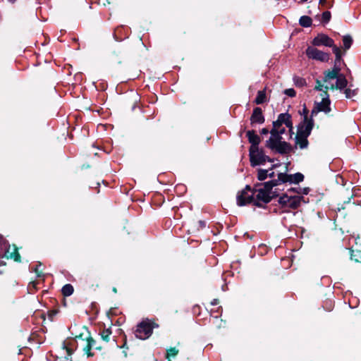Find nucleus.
Listing matches in <instances>:
<instances>
[{
	"mask_svg": "<svg viewBox=\"0 0 361 361\" xmlns=\"http://www.w3.org/2000/svg\"><path fill=\"white\" fill-rule=\"evenodd\" d=\"M158 327L159 324L155 322L146 319L137 325L135 335L137 338L145 340L152 334L154 328Z\"/></svg>",
	"mask_w": 361,
	"mask_h": 361,
	"instance_id": "f257e3e1",
	"label": "nucleus"
},
{
	"mask_svg": "<svg viewBox=\"0 0 361 361\" xmlns=\"http://www.w3.org/2000/svg\"><path fill=\"white\" fill-rule=\"evenodd\" d=\"M302 201H304L302 196H288L287 194H283L278 200L281 209H282L280 213L288 212V209H298Z\"/></svg>",
	"mask_w": 361,
	"mask_h": 361,
	"instance_id": "f03ea898",
	"label": "nucleus"
},
{
	"mask_svg": "<svg viewBox=\"0 0 361 361\" xmlns=\"http://www.w3.org/2000/svg\"><path fill=\"white\" fill-rule=\"evenodd\" d=\"M250 162L252 167L264 164L266 161L274 162V159L269 157L264 154V151L262 148L258 150H252L249 152Z\"/></svg>",
	"mask_w": 361,
	"mask_h": 361,
	"instance_id": "7ed1b4c3",
	"label": "nucleus"
},
{
	"mask_svg": "<svg viewBox=\"0 0 361 361\" xmlns=\"http://www.w3.org/2000/svg\"><path fill=\"white\" fill-rule=\"evenodd\" d=\"M252 194L254 196V205L259 208H264V204L273 200V196L267 194L262 188H252Z\"/></svg>",
	"mask_w": 361,
	"mask_h": 361,
	"instance_id": "20e7f679",
	"label": "nucleus"
},
{
	"mask_svg": "<svg viewBox=\"0 0 361 361\" xmlns=\"http://www.w3.org/2000/svg\"><path fill=\"white\" fill-rule=\"evenodd\" d=\"M237 204L239 207L245 206L248 204L254 205V196L252 194V188L246 185L245 188L238 192L236 196Z\"/></svg>",
	"mask_w": 361,
	"mask_h": 361,
	"instance_id": "39448f33",
	"label": "nucleus"
},
{
	"mask_svg": "<svg viewBox=\"0 0 361 361\" xmlns=\"http://www.w3.org/2000/svg\"><path fill=\"white\" fill-rule=\"evenodd\" d=\"M305 54L309 59L322 62H328L330 59V54L329 53L324 52L312 47H308L305 51Z\"/></svg>",
	"mask_w": 361,
	"mask_h": 361,
	"instance_id": "423d86ee",
	"label": "nucleus"
},
{
	"mask_svg": "<svg viewBox=\"0 0 361 361\" xmlns=\"http://www.w3.org/2000/svg\"><path fill=\"white\" fill-rule=\"evenodd\" d=\"M312 44L314 47L325 46L331 48L336 45L334 44V40L324 33H319L312 39Z\"/></svg>",
	"mask_w": 361,
	"mask_h": 361,
	"instance_id": "0eeeda50",
	"label": "nucleus"
},
{
	"mask_svg": "<svg viewBox=\"0 0 361 361\" xmlns=\"http://www.w3.org/2000/svg\"><path fill=\"white\" fill-rule=\"evenodd\" d=\"M269 149L280 154H288L293 152L291 145L286 141H281L275 145L274 147H269Z\"/></svg>",
	"mask_w": 361,
	"mask_h": 361,
	"instance_id": "6e6552de",
	"label": "nucleus"
},
{
	"mask_svg": "<svg viewBox=\"0 0 361 361\" xmlns=\"http://www.w3.org/2000/svg\"><path fill=\"white\" fill-rule=\"evenodd\" d=\"M246 136L248 139L249 142L251 144L249 152L252 150H258L259 145L261 142L260 137L255 133L254 130H248L246 133Z\"/></svg>",
	"mask_w": 361,
	"mask_h": 361,
	"instance_id": "1a4fd4ad",
	"label": "nucleus"
},
{
	"mask_svg": "<svg viewBox=\"0 0 361 361\" xmlns=\"http://www.w3.org/2000/svg\"><path fill=\"white\" fill-rule=\"evenodd\" d=\"M250 124L254 126L255 124H262L265 121V118L263 114L262 109L260 107H255L253 109L252 115L250 116Z\"/></svg>",
	"mask_w": 361,
	"mask_h": 361,
	"instance_id": "9d476101",
	"label": "nucleus"
},
{
	"mask_svg": "<svg viewBox=\"0 0 361 361\" xmlns=\"http://www.w3.org/2000/svg\"><path fill=\"white\" fill-rule=\"evenodd\" d=\"M314 127V120L305 122L302 121L298 126V133L309 137Z\"/></svg>",
	"mask_w": 361,
	"mask_h": 361,
	"instance_id": "9b49d317",
	"label": "nucleus"
},
{
	"mask_svg": "<svg viewBox=\"0 0 361 361\" xmlns=\"http://www.w3.org/2000/svg\"><path fill=\"white\" fill-rule=\"evenodd\" d=\"M271 136L269 140L265 142V147L267 148L274 147L275 145L283 141V137L281 134L279 133L276 129H271Z\"/></svg>",
	"mask_w": 361,
	"mask_h": 361,
	"instance_id": "f8f14e48",
	"label": "nucleus"
},
{
	"mask_svg": "<svg viewBox=\"0 0 361 361\" xmlns=\"http://www.w3.org/2000/svg\"><path fill=\"white\" fill-rule=\"evenodd\" d=\"M125 56V51L122 49H118L113 51L110 56L109 59L111 63L114 64H121Z\"/></svg>",
	"mask_w": 361,
	"mask_h": 361,
	"instance_id": "ddd939ff",
	"label": "nucleus"
},
{
	"mask_svg": "<svg viewBox=\"0 0 361 361\" xmlns=\"http://www.w3.org/2000/svg\"><path fill=\"white\" fill-rule=\"evenodd\" d=\"M307 136L300 135L297 133L295 136V145H298L300 149H305L308 147L309 141Z\"/></svg>",
	"mask_w": 361,
	"mask_h": 361,
	"instance_id": "4468645a",
	"label": "nucleus"
},
{
	"mask_svg": "<svg viewBox=\"0 0 361 361\" xmlns=\"http://www.w3.org/2000/svg\"><path fill=\"white\" fill-rule=\"evenodd\" d=\"M330 104L331 101L329 98L323 97L321 102L316 103V106H317L318 109H322L321 111H324L326 114H328L331 111Z\"/></svg>",
	"mask_w": 361,
	"mask_h": 361,
	"instance_id": "2eb2a0df",
	"label": "nucleus"
},
{
	"mask_svg": "<svg viewBox=\"0 0 361 361\" xmlns=\"http://www.w3.org/2000/svg\"><path fill=\"white\" fill-rule=\"evenodd\" d=\"M290 177L291 174H288L286 173H279L277 175V178L274 179V182L276 183V186L286 183H290Z\"/></svg>",
	"mask_w": 361,
	"mask_h": 361,
	"instance_id": "dca6fc26",
	"label": "nucleus"
},
{
	"mask_svg": "<svg viewBox=\"0 0 361 361\" xmlns=\"http://www.w3.org/2000/svg\"><path fill=\"white\" fill-rule=\"evenodd\" d=\"M268 101L267 94H266V88L262 90H259L257 94V97L254 100V103L259 105L262 104Z\"/></svg>",
	"mask_w": 361,
	"mask_h": 361,
	"instance_id": "f3484780",
	"label": "nucleus"
},
{
	"mask_svg": "<svg viewBox=\"0 0 361 361\" xmlns=\"http://www.w3.org/2000/svg\"><path fill=\"white\" fill-rule=\"evenodd\" d=\"M276 164H274L271 166V167L269 169H257V179L259 181H263L265 179L267 178V173L270 171H272L274 168L276 167Z\"/></svg>",
	"mask_w": 361,
	"mask_h": 361,
	"instance_id": "a211bd4d",
	"label": "nucleus"
},
{
	"mask_svg": "<svg viewBox=\"0 0 361 361\" xmlns=\"http://www.w3.org/2000/svg\"><path fill=\"white\" fill-rule=\"evenodd\" d=\"M332 51L336 56L334 63L341 64V63H343V64H345L343 60L342 59V51L341 48L335 45L334 47H332Z\"/></svg>",
	"mask_w": 361,
	"mask_h": 361,
	"instance_id": "6ab92c4d",
	"label": "nucleus"
},
{
	"mask_svg": "<svg viewBox=\"0 0 361 361\" xmlns=\"http://www.w3.org/2000/svg\"><path fill=\"white\" fill-rule=\"evenodd\" d=\"M348 85V80L344 75H341L340 77L336 78V87L338 90H342L345 89Z\"/></svg>",
	"mask_w": 361,
	"mask_h": 361,
	"instance_id": "aec40b11",
	"label": "nucleus"
},
{
	"mask_svg": "<svg viewBox=\"0 0 361 361\" xmlns=\"http://www.w3.org/2000/svg\"><path fill=\"white\" fill-rule=\"evenodd\" d=\"M349 252L352 260H354L355 262L361 263V249L354 250L350 248Z\"/></svg>",
	"mask_w": 361,
	"mask_h": 361,
	"instance_id": "412c9836",
	"label": "nucleus"
},
{
	"mask_svg": "<svg viewBox=\"0 0 361 361\" xmlns=\"http://www.w3.org/2000/svg\"><path fill=\"white\" fill-rule=\"evenodd\" d=\"M262 187L261 188L264 191H265L267 194L272 193L273 188L276 186V183L274 182V179L269 180L267 182H264L262 183Z\"/></svg>",
	"mask_w": 361,
	"mask_h": 361,
	"instance_id": "4be33fe9",
	"label": "nucleus"
},
{
	"mask_svg": "<svg viewBox=\"0 0 361 361\" xmlns=\"http://www.w3.org/2000/svg\"><path fill=\"white\" fill-rule=\"evenodd\" d=\"M14 251L11 252L9 255H8V253L6 255V257L7 259L8 258H11L13 259L15 262H21V257H20V255L18 252V247L14 245Z\"/></svg>",
	"mask_w": 361,
	"mask_h": 361,
	"instance_id": "5701e85b",
	"label": "nucleus"
},
{
	"mask_svg": "<svg viewBox=\"0 0 361 361\" xmlns=\"http://www.w3.org/2000/svg\"><path fill=\"white\" fill-rule=\"evenodd\" d=\"M277 119L285 126L289 124V122L292 121L291 115L288 113H282L278 116Z\"/></svg>",
	"mask_w": 361,
	"mask_h": 361,
	"instance_id": "b1692460",
	"label": "nucleus"
},
{
	"mask_svg": "<svg viewBox=\"0 0 361 361\" xmlns=\"http://www.w3.org/2000/svg\"><path fill=\"white\" fill-rule=\"evenodd\" d=\"M299 24L303 27H309L312 24V20L310 16H302L300 18Z\"/></svg>",
	"mask_w": 361,
	"mask_h": 361,
	"instance_id": "393cba45",
	"label": "nucleus"
},
{
	"mask_svg": "<svg viewBox=\"0 0 361 361\" xmlns=\"http://www.w3.org/2000/svg\"><path fill=\"white\" fill-rule=\"evenodd\" d=\"M73 291H74V288L70 283H67V284L64 285L61 289V293H62L63 296H64V297H68V296L71 295L73 293Z\"/></svg>",
	"mask_w": 361,
	"mask_h": 361,
	"instance_id": "a878e982",
	"label": "nucleus"
},
{
	"mask_svg": "<svg viewBox=\"0 0 361 361\" xmlns=\"http://www.w3.org/2000/svg\"><path fill=\"white\" fill-rule=\"evenodd\" d=\"M112 334V331L111 327L107 329H104L100 333L99 335L101 336L102 339L108 343L110 341V336Z\"/></svg>",
	"mask_w": 361,
	"mask_h": 361,
	"instance_id": "bb28decb",
	"label": "nucleus"
},
{
	"mask_svg": "<svg viewBox=\"0 0 361 361\" xmlns=\"http://www.w3.org/2000/svg\"><path fill=\"white\" fill-rule=\"evenodd\" d=\"M343 49L345 51L349 49L353 42L352 37L349 35H346L343 37Z\"/></svg>",
	"mask_w": 361,
	"mask_h": 361,
	"instance_id": "cd10ccee",
	"label": "nucleus"
},
{
	"mask_svg": "<svg viewBox=\"0 0 361 361\" xmlns=\"http://www.w3.org/2000/svg\"><path fill=\"white\" fill-rule=\"evenodd\" d=\"M304 178V175L300 172H298L295 174H291L290 183L298 184L299 183L303 181Z\"/></svg>",
	"mask_w": 361,
	"mask_h": 361,
	"instance_id": "c85d7f7f",
	"label": "nucleus"
},
{
	"mask_svg": "<svg viewBox=\"0 0 361 361\" xmlns=\"http://www.w3.org/2000/svg\"><path fill=\"white\" fill-rule=\"evenodd\" d=\"M10 247V245L8 243H0V257H6V255L8 253V249Z\"/></svg>",
	"mask_w": 361,
	"mask_h": 361,
	"instance_id": "c756f323",
	"label": "nucleus"
},
{
	"mask_svg": "<svg viewBox=\"0 0 361 361\" xmlns=\"http://www.w3.org/2000/svg\"><path fill=\"white\" fill-rule=\"evenodd\" d=\"M324 82H327L329 80L336 79L338 76L332 71L328 70L324 73Z\"/></svg>",
	"mask_w": 361,
	"mask_h": 361,
	"instance_id": "7c9ffc66",
	"label": "nucleus"
},
{
	"mask_svg": "<svg viewBox=\"0 0 361 361\" xmlns=\"http://www.w3.org/2000/svg\"><path fill=\"white\" fill-rule=\"evenodd\" d=\"M178 350L176 349V347H171L166 351V358L169 359L171 357H174L178 355ZM169 361H171V360H169Z\"/></svg>",
	"mask_w": 361,
	"mask_h": 361,
	"instance_id": "2f4dec72",
	"label": "nucleus"
},
{
	"mask_svg": "<svg viewBox=\"0 0 361 361\" xmlns=\"http://www.w3.org/2000/svg\"><path fill=\"white\" fill-rule=\"evenodd\" d=\"M331 18V13L330 11H326L322 13V23L326 24L328 23Z\"/></svg>",
	"mask_w": 361,
	"mask_h": 361,
	"instance_id": "473e14b6",
	"label": "nucleus"
},
{
	"mask_svg": "<svg viewBox=\"0 0 361 361\" xmlns=\"http://www.w3.org/2000/svg\"><path fill=\"white\" fill-rule=\"evenodd\" d=\"M293 80H294L295 85L297 87H301L305 86L307 85L305 79H304L302 78L295 77Z\"/></svg>",
	"mask_w": 361,
	"mask_h": 361,
	"instance_id": "72a5a7b5",
	"label": "nucleus"
},
{
	"mask_svg": "<svg viewBox=\"0 0 361 361\" xmlns=\"http://www.w3.org/2000/svg\"><path fill=\"white\" fill-rule=\"evenodd\" d=\"M344 93L345 94V97L350 99L357 94V90H351L350 88H345Z\"/></svg>",
	"mask_w": 361,
	"mask_h": 361,
	"instance_id": "f704fd0d",
	"label": "nucleus"
},
{
	"mask_svg": "<svg viewBox=\"0 0 361 361\" xmlns=\"http://www.w3.org/2000/svg\"><path fill=\"white\" fill-rule=\"evenodd\" d=\"M92 348V347L91 345L87 342L86 345L83 348V350L88 357H92L94 355V354L91 352Z\"/></svg>",
	"mask_w": 361,
	"mask_h": 361,
	"instance_id": "c9c22d12",
	"label": "nucleus"
},
{
	"mask_svg": "<svg viewBox=\"0 0 361 361\" xmlns=\"http://www.w3.org/2000/svg\"><path fill=\"white\" fill-rule=\"evenodd\" d=\"M308 114H309V110L306 107V106L304 105V107L302 109V112H300V114L303 115V116H304L303 121L305 122H307V121H310L311 119H313L312 117H310V118L308 117Z\"/></svg>",
	"mask_w": 361,
	"mask_h": 361,
	"instance_id": "e433bc0d",
	"label": "nucleus"
},
{
	"mask_svg": "<svg viewBox=\"0 0 361 361\" xmlns=\"http://www.w3.org/2000/svg\"><path fill=\"white\" fill-rule=\"evenodd\" d=\"M59 309H53L48 311V317L51 321L54 320V317L59 313Z\"/></svg>",
	"mask_w": 361,
	"mask_h": 361,
	"instance_id": "4c0bfd02",
	"label": "nucleus"
},
{
	"mask_svg": "<svg viewBox=\"0 0 361 361\" xmlns=\"http://www.w3.org/2000/svg\"><path fill=\"white\" fill-rule=\"evenodd\" d=\"M341 64L334 63V66L332 68V71L334 72V73L338 76L340 77L341 75H342L341 72Z\"/></svg>",
	"mask_w": 361,
	"mask_h": 361,
	"instance_id": "58836bf2",
	"label": "nucleus"
},
{
	"mask_svg": "<svg viewBox=\"0 0 361 361\" xmlns=\"http://www.w3.org/2000/svg\"><path fill=\"white\" fill-rule=\"evenodd\" d=\"M284 94L290 97H294L296 95V92L293 88H288L284 90Z\"/></svg>",
	"mask_w": 361,
	"mask_h": 361,
	"instance_id": "ea45409f",
	"label": "nucleus"
},
{
	"mask_svg": "<svg viewBox=\"0 0 361 361\" xmlns=\"http://www.w3.org/2000/svg\"><path fill=\"white\" fill-rule=\"evenodd\" d=\"M84 339L89 343L92 347H93L96 343V341L91 336L90 332L88 331V336L84 338Z\"/></svg>",
	"mask_w": 361,
	"mask_h": 361,
	"instance_id": "a19ab883",
	"label": "nucleus"
},
{
	"mask_svg": "<svg viewBox=\"0 0 361 361\" xmlns=\"http://www.w3.org/2000/svg\"><path fill=\"white\" fill-rule=\"evenodd\" d=\"M196 227L197 231L202 230L206 227V222L203 220H200L197 222Z\"/></svg>",
	"mask_w": 361,
	"mask_h": 361,
	"instance_id": "79ce46f5",
	"label": "nucleus"
},
{
	"mask_svg": "<svg viewBox=\"0 0 361 361\" xmlns=\"http://www.w3.org/2000/svg\"><path fill=\"white\" fill-rule=\"evenodd\" d=\"M324 87V86L322 84L321 81L319 80H317L314 90H317V91H322V90H323Z\"/></svg>",
	"mask_w": 361,
	"mask_h": 361,
	"instance_id": "37998d69",
	"label": "nucleus"
},
{
	"mask_svg": "<svg viewBox=\"0 0 361 361\" xmlns=\"http://www.w3.org/2000/svg\"><path fill=\"white\" fill-rule=\"evenodd\" d=\"M273 128L271 129H278L281 127L282 123L279 121V119H276V121L272 122Z\"/></svg>",
	"mask_w": 361,
	"mask_h": 361,
	"instance_id": "c03bdc74",
	"label": "nucleus"
},
{
	"mask_svg": "<svg viewBox=\"0 0 361 361\" xmlns=\"http://www.w3.org/2000/svg\"><path fill=\"white\" fill-rule=\"evenodd\" d=\"M328 90H329V86H327V85L324 86V87L323 88V90H322L323 92V93L322 94V96L323 97L329 98V95L328 94Z\"/></svg>",
	"mask_w": 361,
	"mask_h": 361,
	"instance_id": "a18cd8bd",
	"label": "nucleus"
},
{
	"mask_svg": "<svg viewBox=\"0 0 361 361\" xmlns=\"http://www.w3.org/2000/svg\"><path fill=\"white\" fill-rule=\"evenodd\" d=\"M353 196H354V195H352L350 197H348V200H347L344 201V202H343V204H342V206H341V208H338V209H339V210H340L341 209H345V206H344V205H345V204H349V203H350V202H351V200L353 198Z\"/></svg>",
	"mask_w": 361,
	"mask_h": 361,
	"instance_id": "49530a36",
	"label": "nucleus"
},
{
	"mask_svg": "<svg viewBox=\"0 0 361 361\" xmlns=\"http://www.w3.org/2000/svg\"><path fill=\"white\" fill-rule=\"evenodd\" d=\"M288 128V131L290 134V135H292L294 133H293V121H290L289 122V124L286 125V126Z\"/></svg>",
	"mask_w": 361,
	"mask_h": 361,
	"instance_id": "de8ad7c7",
	"label": "nucleus"
},
{
	"mask_svg": "<svg viewBox=\"0 0 361 361\" xmlns=\"http://www.w3.org/2000/svg\"><path fill=\"white\" fill-rule=\"evenodd\" d=\"M322 109H318L317 106H314L311 112V117L312 118L313 116L317 115L318 112L321 111Z\"/></svg>",
	"mask_w": 361,
	"mask_h": 361,
	"instance_id": "09e8293b",
	"label": "nucleus"
},
{
	"mask_svg": "<svg viewBox=\"0 0 361 361\" xmlns=\"http://www.w3.org/2000/svg\"><path fill=\"white\" fill-rule=\"evenodd\" d=\"M299 190L301 192V193H302L304 195H307L310 192V189L309 188H299Z\"/></svg>",
	"mask_w": 361,
	"mask_h": 361,
	"instance_id": "8fccbe9b",
	"label": "nucleus"
},
{
	"mask_svg": "<svg viewBox=\"0 0 361 361\" xmlns=\"http://www.w3.org/2000/svg\"><path fill=\"white\" fill-rule=\"evenodd\" d=\"M34 271L35 272L38 278H40L43 276V274L41 271L39 270L38 267H36L35 269H34Z\"/></svg>",
	"mask_w": 361,
	"mask_h": 361,
	"instance_id": "3c124183",
	"label": "nucleus"
},
{
	"mask_svg": "<svg viewBox=\"0 0 361 361\" xmlns=\"http://www.w3.org/2000/svg\"><path fill=\"white\" fill-rule=\"evenodd\" d=\"M63 348L66 349V353L68 355H71L73 353V350L67 346H66L65 343H63Z\"/></svg>",
	"mask_w": 361,
	"mask_h": 361,
	"instance_id": "603ef678",
	"label": "nucleus"
},
{
	"mask_svg": "<svg viewBox=\"0 0 361 361\" xmlns=\"http://www.w3.org/2000/svg\"><path fill=\"white\" fill-rule=\"evenodd\" d=\"M269 133H270V130L267 128H264L260 130L262 135H267Z\"/></svg>",
	"mask_w": 361,
	"mask_h": 361,
	"instance_id": "864d4df0",
	"label": "nucleus"
},
{
	"mask_svg": "<svg viewBox=\"0 0 361 361\" xmlns=\"http://www.w3.org/2000/svg\"><path fill=\"white\" fill-rule=\"evenodd\" d=\"M278 132L279 134H281L282 135L283 134H284L286 133V128H279L278 129Z\"/></svg>",
	"mask_w": 361,
	"mask_h": 361,
	"instance_id": "5fc2aeb1",
	"label": "nucleus"
},
{
	"mask_svg": "<svg viewBox=\"0 0 361 361\" xmlns=\"http://www.w3.org/2000/svg\"><path fill=\"white\" fill-rule=\"evenodd\" d=\"M219 299L215 298V299H214V300L211 302V305H218V304H219Z\"/></svg>",
	"mask_w": 361,
	"mask_h": 361,
	"instance_id": "6e6d98bb",
	"label": "nucleus"
},
{
	"mask_svg": "<svg viewBox=\"0 0 361 361\" xmlns=\"http://www.w3.org/2000/svg\"><path fill=\"white\" fill-rule=\"evenodd\" d=\"M274 176H275V173L274 171H271V172L269 171L267 173V178L269 177V178H274Z\"/></svg>",
	"mask_w": 361,
	"mask_h": 361,
	"instance_id": "4d7b16f0",
	"label": "nucleus"
},
{
	"mask_svg": "<svg viewBox=\"0 0 361 361\" xmlns=\"http://www.w3.org/2000/svg\"><path fill=\"white\" fill-rule=\"evenodd\" d=\"M288 191L295 192L298 194L301 193V192L299 190V188H291L290 189L288 190Z\"/></svg>",
	"mask_w": 361,
	"mask_h": 361,
	"instance_id": "13d9d810",
	"label": "nucleus"
},
{
	"mask_svg": "<svg viewBox=\"0 0 361 361\" xmlns=\"http://www.w3.org/2000/svg\"><path fill=\"white\" fill-rule=\"evenodd\" d=\"M271 196H273V199L278 197L279 196V194L276 191H273L272 190V193H271Z\"/></svg>",
	"mask_w": 361,
	"mask_h": 361,
	"instance_id": "bf43d9fd",
	"label": "nucleus"
},
{
	"mask_svg": "<svg viewBox=\"0 0 361 361\" xmlns=\"http://www.w3.org/2000/svg\"><path fill=\"white\" fill-rule=\"evenodd\" d=\"M121 348H128L127 346L126 338L125 337L124 343L123 345L120 346Z\"/></svg>",
	"mask_w": 361,
	"mask_h": 361,
	"instance_id": "052dcab7",
	"label": "nucleus"
},
{
	"mask_svg": "<svg viewBox=\"0 0 361 361\" xmlns=\"http://www.w3.org/2000/svg\"><path fill=\"white\" fill-rule=\"evenodd\" d=\"M319 4L323 6H324L326 4V0H319Z\"/></svg>",
	"mask_w": 361,
	"mask_h": 361,
	"instance_id": "680f3d73",
	"label": "nucleus"
},
{
	"mask_svg": "<svg viewBox=\"0 0 361 361\" xmlns=\"http://www.w3.org/2000/svg\"><path fill=\"white\" fill-rule=\"evenodd\" d=\"M329 89L334 90H338V87H336V84H332L330 87H329Z\"/></svg>",
	"mask_w": 361,
	"mask_h": 361,
	"instance_id": "e2e57ef3",
	"label": "nucleus"
},
{
	"mask_svg": "<svg viewBox=\"0 0 361 361\" xmlns=\"http://www.w3.org/2000/svg\"><path fill=\"white\" fill-rule=\"evenodd\" d=\"M262 185H263L262 183H257V184H255L253 188H260L262 187Z\"/></svg>",
	"mask_w": 361,
	"mask_h": 361,
	"instance_id": "0e129e2a",
	"label": "nucleus"
},
{
	"mask_svg": "<svg viewBox=\"0 0 361 361\" xmlns=\"http://www.w3.org/2000/svg\"><path fill=\"white\" fill-rule=\"evenodd\" d=\"M82 336H83V334H79L78 336H76L75 338H80L82 340H85L83 338H82Z\"/></svg>",
	"mask_w": 361,
	"mask_h": 361,
	"instance_id": "69168bd1",
	"label": "nucleus"
},
{
	"mask_svg": "<svg viewBox=\"0 0 361 361\" xmlns=\"http://www.w3.org/2000/svg\"><path fill=\"white\" fill-rule=\"evenodd\" d=\"M87 168H90V165H88V164H87V165L83 164V165L82 166V169H87Z\"/></svg>",
	"mask_w": 361,
	"mask_h": 361,
	"instance_id": "338daca9",
	"label": "nucleus"
},
{
	"mask_svg": "<svg viewBox=\"0 0 361 361\" xmlns=\"http://www.w3.org/2000/svg\"><path fill=\"white\" fill-rule=\"evenodd\" d=\"M112 291L114 293H117L118 290H117V288L116 287H113L112 288Z\"/></svg>",
	"mask_w": 361,
	"mask_h": 361,
	"instance_id": "774afa93",
	"label": "nucleus"
}]
</instances>
